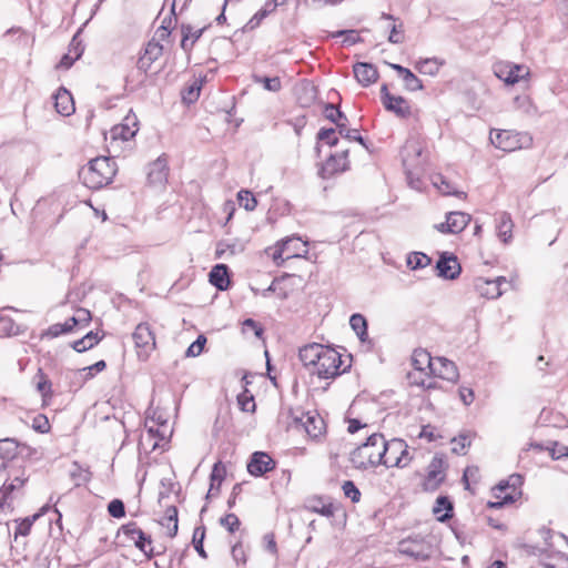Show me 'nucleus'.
Masks as SVG:
<instances>
[{
    "label": "nucleus",
    "instance_id": "c756f323",
    "mask_svg": "<svg viewBox=\"0 0 568 568\" xmlns=\"http://www.w3.org/2000/svg\"><path fill=\"white\" fill-rule=\"evenodd\" d=\"M282 242H288L287 247L285 248V258L305 257L308 253L306 248L307 242H302L297 236H288L282 240Z\"/></svg>",
    "mask_w": 568,
    "mask_h": 568
},
{
    "label": "nucleus",
    "instance_id": "b1692460",
    "mask_svg": "<svg viewBox=\"0 0 568 568\" xmlns=\"http://www.w3.org/2000/svg\"><path fill=\"white\" fill-rule=\"evenodd\" d=\"M168 160L164 155H161L150 164V170L148 172L149 183L154 185L164 184L168 180Z\"/></svg>",
    "mask_w": 568,
    "mask_h": 568
},
{
    "label": "nucleus",
    "instance_id": "412c9836",
    "mask_svg": "<svg viewBox=\"0 0 568 568\" xmlns=\"http://www.w3.org/2000/svg\"><path fill=\"white\" fill-rule=\"evenodd\" d=\"M348 150L332 154L323 165V178L329 179L337 173L345 172L348 169Z\"/></svg>",
    "mask_w": 568,
    "mask_h": 568
},
{
    "label": "nucleus",
    "instance_id": "ea45409f",
    "mask_svg": "<svg viewBox=\"0 0 568 568\" xmlns=\"http://www.w3.org/2000/svg\"><path fill=\"white\" fill-rule=\"evenodd\" d=\"M100 339L101 337L99 336V334L91 331L88 334H85L82 338L74 341L71 346L75 352L82 353L92 348L100 342Z\"/></svg>",
    "mask_w": 568,
    "mask_h": 568
},
{
    "label": "nucleus",
    "instance_id": "774afa93",
    "mask_svg": "<svg viewBox=\"0 0 568 568\" xmlns=\"http://www.w3.org/2000/svg\"><path fill=\"white\" fill-rule=\"evenodd\" d=\"M453 453L463 455L465 454V448L470 445V442L468 440L467 436L460 435L459 437H455L453 439Z\"/></svg>",
    "mask_w": 568,
    "mask_h": 568
},
{
    "label": "nucleus",
    "instance_id": "20e7f679",
    "mask_svg": "<svg viewBox=\"0 0 568 568\" xmlns=\"http://www.w3.org/2000/svg\"><path fill=\"white\" fill-rule=\"evenodd\" d=\"M523 477L519 474H513L506 480H501L495 488V497L499 501H489L487 504L490 508H500L504 505L513 504L516 496L520 494L518 488L523 485Z\"/></svg>",
    "mask_w": 568,
    "mask_h": 568
},
{
    "label": "nucleus",
    "instance_id": "c85d7f7f",
    "mask_svg": "<svg viewBox=\"0 0 568 568\" xmlns=\"http://www.w3.org/2000/svg\"><path fill=\"white\" fill-rule=\"evenodd\" d=\"M206 27H203L201 29H194L190 24H182L181 31H182V40H181V48L185 52H190L193 48L194 43L201 38Z\"/></svg>",
    "mask_w": 568,
    "mask_h": 568
},
{
    "label": "nucleus",
    "instance_id": "9d476101",
    "mask_svg": "<svg viewBox=\"0 0 568 568\" xmlns=\"http://www.w3.org/2000/svg\"><path fill=\"white\" fill-rule=\"evenodd\" d=\"M495 75L503 80L506 84H515L520 80L529 77L530 71L523 64H515L510 62H498L494 65Z\"/></svg>",
    "mask_w": 568,
    "mask_h": 568
},
{
    "label": "nucleus",
    "instance_id": "c9c22d12",
    "mask_svg": "<svg viewBox=\"0 0 568 568\" xmlns=\"http://www.w3.org/2000/svg\"><path fill=\"white\" fill-rule=\"evenodd\" d=\"M433 511L437 519L444 523L453 517V504L447 496H439L436 499Z\"/></svg>",
    "mask_w": 568,
    "mask_h": 568
},
{
    "label": "nucleus",
    "instance_id": "0eeeda50",
    "mask_svg": "<svg viewBox=\"0 0 568 568\" xmlns=\"http://www.w3.org/2000/svg\"><path fill=\"white\" fill-rule=\"evenodd\" d=\"M400 554L409 556L416 560H426L433 554L430 541L420 535H413L403 539L398 544Z\"/></svg>",
    "mask_w": 568,
    "mask_h": 568
},
{
    "label": "nucleus",
    "instance_id": "bf43d9fd",
    "mask_svg": "<svg viewBox=\"0 0 568 568\" xmlns=\"http://www.w3.org/2000/svg\"><path fill=\"white\" fill-rule=\"evenodd\" d=\"M121 530L122 534L125 535L131 540L135 539L136 536L138 538L143 539V531L141 528L138 527L135 523H129L126 525H123Z\"/></svg>",
    "mask_w": 568,
    "mask_h": 568
},
{
    "label": "nucleus",
    "instance_id": "a18cd8bd",
    "mask_svg": "<svg viewBox=\"0 0 568 568\" xmlns=\"http://www.w3.org/2000/svg\"><path fill=\"white\" fill-rule=\"evenodd\" d=\"M404 170L408 185L414 190L420 191L423 187V182L420 180L423 169L404 168Z\"/></svg>",
    "mask_w": 568,
    "mask_h": 568
},
{
    "label": "nucleus",
    "instance_id": "5701e85b",
    "mask_svg": "<svg viewBox=\"0 0 568 568\" xmlns=\"http://www.w3.org/2000/svg\"><path fill=\"white\" fill-rule=\"evenodd\" d=\"M353 72L358 83L363 87H368L378 79V71L372 63L357 62L353 65Z\"/></svg>",
    "mask_w": 568,
    "mask_h": 568
},
{
    "label": "nucleus",
    "instance_id": "8fccbe9b",
    "mask_svg": "<svg viewBox=\"0 0 568 568\" xmlns=\"http://www.w3.org/2000/svg\"><path fill=\"white\" fill-rule=\"evenodd\" d=\"M205 537V527H196L193 532V545L195 550L199 552L200 556L206 557V554L203 548V540Z\"/></svg>",
    "mask_w": 568,
    "mask_h": 568
},
{
    "label": "nucleus",
    "instance_id": "338daca9",
    "mask_svg": "<svg viewBox=\"0 0 568 568\" xmlns=\"http://www.w3.org/2000/svg\"><path fill=\"white\" fill-rule=\"evenodd\" d=\"M132 541H134L135 546L144 552V555L150 556L152 554L153 548L151 547V538L145 532H143V539L135 538Z\"/></svg>",
    "mask_w": 568,
    "mask_h": 568
},
{
    "label": "nucleus",
    "instance_id": "4468645a",
    "mask_svg": "<svg viewBox=\"0 0 568 568\" xmlns=\"http://www.w3.org/2000/svg\"><path fill=\"white\" fill-rule=\"evenodd\" d=\"M471 216L464 212H449L444 223L435 225L436 230L444 234H457L463 232L469 224Z\"/></svg>",
    "mask_w": 568,
    "mask_h": 568
},
{
    "label": "nucleus",
    "instance_id": "1a4fd4ad",
    "mask_svg": "<svg viewBox=\"0 0 568 568\" xmlns=\"http://www.w3.org/2000/svg\"><path fill=\"white\" fill-rule=\"evenodd\" d=\"M288 415L292 418L290 426L303 428L308 436L316 438L322 434L324 422L320 416L310 415L301 409H290Z\"/></svg>",
    "mask_w": 568,
    "mask_h": 568
},
{
    "label": "nucleus",
    "instance_id": "09e8293b",
    "mask_svg": "<svg viewBox=\"0 0 568 568\" xmlns=\"http://www.w3.org/2000/svg\"><path fill=\"white\" fill-rule=\"evenodd\" d=\"M442 63L437 62V59H425L417 63L416 69L424 74L434 75L438 72Z\"/></svg>",
    "mask_w": 568,
    "mask_h": 568
},
{
    "label": "nucleus",
    "instance_id": "a19ab883",
    "mask_svg": "<svg viewBox=\"0 0 568 568\" xmlns=\"http://www.w3.org/2000/svg\"><path fill=\"white\" fill-rule=\"evenodd\" d=\"M287 244L288 242H282L281 240L273 247L266 248V253L271 255L276 266H282L283 263L287 260L285 258V248L287 247Z\"/></svg>",
    "mask_w": 568,
    "mask_h": 568
},
{
    "label": "nucleus",
    "instance_id": "f03ea898",
    "mask_svg": "<svg viewBox=\"0 0 568 568\" xmlns=\"http://www.w3.org/2000/svg\"><path fill=\"white\" fill-rule=\"evenodd\" d=\"M115 173L116 165L111 158L98 156L81 170L80 176L88 187L98 190L111 183Z\"/></svg>",
    "mask_w": 568,
    "mask_h": 568
},
{
    "label": "nucleus",
    "instance_id": "9b49d317",
    "mask_svg": "<svg viewBox=\"0 0 568 568\" xmlns=\"http://www.w3.org/2000/svg\"><path fill=\"white\" fill-rule=\"evenodd\" d=\"M423 152L424 145L420 141L416 139H408L400 151L403 166L424 169L426 159L423 155Z\"/></svg>",
    "mask_w": 568,
    "mask_h": 568
},
{
    "label": "nucleus",
    "instance_id": "a211bd4d",
    "mask_svg": "<svg viewBox=\"0 0 568 568\" xmlns=\"http://www.w3.org/2000/svg\"><path fill=\"white\" fill-rule=\"evenodd\" d=\"M507 280L504 276H499L494 280H488L485 277H477L475 280V288L476 291L484 297L487 298H498L503 294L501 285L507 284Z\"/></svg>",
    "mask_w": 568,
    "mask_h": 568
},
{
    "label": "nucleus",
    "instance_id": "4c0bfd02",
    "mask_svg": "<svg viewBox=\"0 0 568 568\" xmlns=\"http://www.w3.org/2000/svg\"><path fill=\"white\" fill-rule=\"evenodd\" d=\"M178 508L173 505L166 506L160 524L168 528L171 537L175 536L178 532Z\"/></svg>",
    "mask_w": 568,
    "mask_h": 568
},
{
    "label": "nucleus",
    "instance_id": "7c9ffc66",
    "mask_svg": "<svg viewBox=\"0 0 568 568\" xmlns=\"http://www.w3.org/2000/svg\"><path fill=\"white\" fill-rule=\"evenodd\" d=\"M497 235L504 243L510 242L513 237L514 223L510 214L501 212L497 220Z\"/></svg>",
    "mask_w": 568,
    "mask_h": 568
},
{
    "label": "nucleus",
    "instance_id": "2eb2a0df",
    "mask_svg": "<svg viewBox=\"0 0 568 568\" xmlns=\"http://www.w3.org/2000/svg\"><path fill=\"white\" fill-rule=\"evenodd\" d=\"M435 270L438 276L455 280L460 274L462 267L456 255L444 252L436 262Z\"/></svg>",
    "mask_w": 568,
    "mask_h": 568
},
{
    "label": "nucleus",
    "instance_id": "4d7b16f0",
    "mask_svg": "<svg viewBox=\"0 0 568 568\" xmlns=\"http://www.w3.org/2000/svg\"><path fill=\"white\" fill-rule=\"evenodd\" d=\"M109 514L114 518H122L125 515V507L122 500L113 499L108 505Z\"/></svg>",
    "mask_w": 568,
    "mask_h": 568
},
{
    "label": "nucleus",
    "instance_id": "393cba45",
    "mask_svg": "<svg viewBox=\"0 0 568 568\" xmlns=\"http://www.w3.org/2000/svg\"><path fill=\"white\" fill-rule=\"evenodd\" d=\"M133 339L136 347L153 349L155 347V336L148 323H140L133 333Z\"/></svg>",
    "mask_w": 568,
    "mask_h": 568
},
{
    "label": "nucleus",
    "instance_id": "680f3d73",
    "mask_svg": "<svg viewBox=\"0 0 568 568\" xmlns=\"http://www.w3.org/2000/svg\"><path fill=\"white\" fill-rule=\"evenodd\" d=\"M342 36H345L344 43H346L348 45L355 44L361 40L357 31H355V30H339L332 34V37H334V38L342 37Z\"/></svg>",
    "mask_w": 568,
    "mask_h": 568
},
{
    "label": "nucleus",
    "instance_id": "6e6d98bb",
    "mask_svg": "<svg viewBox=\"0 0 568 568\" xmlns=\"http://www.w3.org/2000/svg\"><path fill=\"white\" fill-rule=\"evenodd\" d=\"M403 81L405 83V88L409 91L423 89L422 81L410 70L403 77Z\"/></svg>",
    "mask_w": 568,
    "mask_h": 568
},
{
    "label": "nucleus",
    "instance_id": "f257e3e1",
    "mask_svg": "<svg viewBox=\"0 0 568 568\" xmlns=\"http://www.w3.org/2000/svg\"><path fill=\"white\" fill-rule=\"evenodd\" d=\"M382 434L369 435L364 443L354 448L349 454V462L354 468L365 470L369 467L382 465Z\"/></svg>",
    "mask_w": 568,
    "mask_h": 568
},
{
    "label": "nucleus",
    "instance_id": "79ce46f5",
    "mask_svg": "<svg viewBox=\"0 0 568 568\" xmlns=\"http://www.w3.org/2000/svg\"><path fill=\"white\" fill-rule=\"evenodd\" d=\"M407 266L412 270L424 268L432 263V258L422 252H413L407 256Z\"/></svg>",
    "mask_w": 568,
    "mask_h": 568
},
{
    "label": "nucleus",
    "instance_id": "dca6fc26",
    "mask_svg": "<svg viewBox=\"0 0 568 568\" xmlns=\"http://www.w3.org/2000/svg\"><path fill=\"white\" fill-rule=\"evenodd\" d=\"M138 131H139V120L134 113H129L123 119L122 123L114 125L110 130V135H111V139H113V140L120 139L122 141H129L135 136Z\"/></svg>",
    "mask_w": 568,
    "mask_h": 568
},
{
    "label": "nucleus",
    "instance_id": "f8f14e48",
    "mask_svg": "<svg viewBox=\"0 0 568 568\" xmlns=\"http://www.w3.org/2000/svg\"><path fill=\"white\" fill-rule=\"evenodd\" d=\"M523 138L520 133H516L508 130H498V131H491L490 132V141L491 143L506 152H511L517 149L523 148Z\"/></svg>",
    "mask_w": 568,
    "mask_h": 568
},
{
    "label": "nucleus",
    "instance_id": "4be33fe9",
    "mask_svg": "<svg viewBox=\"0 0 568 568\" xmlns=\"http://www.w3.org/2000/svg\"><path fill=\"white\" fill-rule=\"evenodd\" d=\"M430 374L452 383H456L459 377L456 364L445 357L435 358Z\"/></svg>",
    "mask_w": 568,
    "mask_h": 568
},
{
    "label": "nucleus",
    "instance_id": "7ed1b4c3",
    "mask_svg": "<svg viewBox=\"0 0 568 568\" xmlns=\"http://www.w3.org/2000/svg\"><path fill=\"white\" fill-rule=\"evenodd\" d=\"M382 453H383L382 465H385L386 467L404 468L412 460V457L409 456V453H408V446L405 443V440L399 439V438H394V439L387 442L383 434H382Z\"/></svg>",
    "mask_w": 568,
    "mask_h": 568
},
{
    "label": "nucleus",
    "instance_id": "2f4dec72",
    "mask_svg": "<svg viewBox=\"0 0 568 568\" xmlns=\"http://www.w3.org/2000/svg\"><path fill=\"white\" fill-rule=\"evenodd\" d=\"M19 444L13 438H3L0 439V463H6V468H8V463L12 462L17 458Z\"/></svg>",
    "mask_w": 568,
    "mask_h": 568
},
{
    "label": "nucleus",
    "instance_id": "6e6552de",
    "mask_svg": "<svg viewBox=\"0 0 568 568\" xmlns=\"http://www.w3.org/2000/svg\"><path fill=\"white\" fill-rule=\"evenodd\" d=\"M448 465L443 454H435L429 465L427 466V474L422 484L425 491H435L444 483L446 478V470Z\"/></svg>",
    "mask_w": 568,
    "mask_h": 568
},
{
    "label": "nucleus",
    "instance_id": "f3484780",
    "mask_svg": "<svg viewBox=\"0 0 568 568\" xmlns=\"http://www.w3.org/2000/svg\"><path fill=\"white\" fill-rule=\"evenodd\" d=\"M27 479L24 468L10 469L8 479L0 488V506L6 504L14 490L22 488Z\"/></svg>",
    "mask_w": 568,
    "mask_h": 568
},
{
    "label": "nucleus",
    "instance_id": "6ab92c4d",
    "mask_svg": "<svg viewBox=\"0 0 568 568\" xmlns=\"http://www.w3.org/2000/svg\"><path fill=\"white\" fill-rule=\"evenodd\" d=\"M163 54V45L155 41V38L150 40L145 45L143 53L139 57L136 61V68L146 73L153 62H155Z\"/></svg>",
    "mask_w": 568,
    "mask_h": 568
},
{
    "label": "nucleus",
    "instance_id": "423d86ee",
    "mask_svg": "<svg viewBox=\"0 0 568 568\" xmlns=\"http://www.w3.org/2000/svg\"><path fill=\"white\" fill-rule=\"evenodd\" d=\"M323 113L327 120L336 124L338 133L343 138L349 141H356L367 149V145L365 144L363 136L358 133V130L347 128V116L335 104L326 103Z\"/></svg>",
    "mask_w": 568,
    "mask_h": 568
},
{
    "label": "nucleus",
    "instance_id": "bb28decb",
    "mask_svg": "<svg viewBox=\"0 0 568 568\" xmlns=\"http://www.w3.org/2000/svg\"><path fill=\"white\" fill-rule=\"evenodd\" d=\"M53 98L54 106L59 114L68 116L74 112L73 98L67 89L60 88Z\"/></svg>",
    "mask_w": 568,
    "mask_h": 568
},
{
    "label": "nucleus",
    "instance_id": "69168bd1",
    "mask_svg": "<svg viewBox=\"0 0 568 568\" xmlns=\"http://www.w3.org/2000/svg\"><path fill=\"white\" fill-rule=\"evenodd\" d=\"M106 367V364L103 359L98 361L91 366L84 367L81 369V372L85 373L84 379L88 381L94 376L95 373L104 371Z\"/></svg>",
    "mask_w": 568,
    "mask_h": 568
},
{
    "label": "nucleus",
    "instance_id": "603ef678",
    "mask_svg": "<svg viewBox=\"0 0 568 568\" xmlns=\"http://www.w3.org/2000/svg\"><path fill=\"white\" fill-rule=\"evenodd\" d=\"M344 495L349 498L353 503H357L361 499V491L352 480H345L342 485Z\"/></svg>",
    "mask_w": 568,
    "mask_h": 568
},
{
    "label": "nucleus",
    "instance_id": "cd10ccee",
    "mask_svg": "<svg viewBox=\"0 0 568 568\" xmlns=\"http://www.w3.org/2000/svg\"><path fill=\"white\" fill-rule=\"evenodd\" d=\"M209 281L219 291H226L230 286L229 267L225 264H216L209 273Z\"/></svg>",
    "mask_w": 568,
    "mask_h": 568
},
{
    "label": "nucleus",
    "instance_id": "3c124183",
    "mask_svg": "<svg viewBox=\"0 0 568 568\" xmlns=\"http://www.w3.org/2000/svg\"><path fill=\"white\" fill-rule=\"evenodd\" d=\"M206 343V337L204 335H199L197 338L187 347L185 352L186 357H195L199 356L204 348Z\"/></svg>",
    "mask_w": 568,
    "mask_h": 568
},
{
    "label": "nucleus",
    "instance_id": "39448f33",
    "mask_svg": "<svg viewBox=\"0 0 568 568\" xmlns=\"http://www.w3.org/2000/svg\"><path fill=\"white\" fill-rule=\"evenodd\" d=\"M342 364L343 362L341 354L334 348L325 347L321 355V359L317 362L313 373L316 374L320 378H334L346 371V368L341 369Z\"/></svg>",
    "mask_w": 568,
    "mask_h": 568
},
{
    "label": "nucleus",
    "instance_id": "f704fd0d",
    "mask_svg": "<svg viewBox=\"0 0 568 568\" xmlns=\"http://www.w3.org/2000/svg\"><path fill=\"white\" fill-rule=\"evenodd\" d=\"M77 37H73L72 39V42L70 44V48H69V52L63 54L59 64L57 65L58 68H62V69H69L72 67V64L82 55L83 53V48H81V43L80 42H77Z\"/></svg>",
    "mask_w": 568,
    "mask_h": 568
},
{
    "label": "nucleus",
    "instance_id": "864d4df0",
    "mask_svg": "<svg viewBox=\"0 0 568 568\" xmlns=\"http://www.w3.org/2000/svg\"><path fill=\"white\" fill-rule=\"evenodd\" d=\"M237 403L243 412L253 413L255 410V403L252 395L247 390L237 396Z\"/></svg>",
    "mask_w": 568,
    "mask_h": 568
},
{
    "label": "nucleus",
    "instance_id": "a878e982",
    "mask_svg": "<svg viewBox=\"0 0 568 568\" xmlns=\"http://www.w3.org/2000/svg\"><path fill=\"white\" fill-rule=\"evenodd\" d=\"M326 346L317 343L308 344L300 348L298 357L304 366L315 368L321 355Z\"/></svg>",
    "mask_w": 568,
    "mask_h": 568
},
{
    "label": "nucleus",
    "instance_id": "473e14b6",
    "mask_svg": "<svg viewBox=\"0 0 568 568\" xmlns=\"http://www.w3.org/2000/svg\"><path fill=\"white\" fill-rule=\"evenodd\" d=\"M435 358L430 356V354L426 349H415L412 356V365L415 371L420 373L428 369L432 371L434 366Z\"/></svg>",
    "mask_w": 568,
    "mask_h": 568
},
{
    "label": "nucleus",
    "instance_id": "c03bdc74",
    "mask_svg": "<svg viewBox=\"0 0 568 568\" xmlns=\"http://www.w3.org/2000/svg\"><path fill=\"white\" fill-rule=\"evenodd\" d=\"M39 516L40 514H36L31 517H26L20 521L17 520L14 537L17 538L18 536H28L33 523L39 518Z\"/></svg>",
    "mask_w": 568,
    "mask_h": 568
},
{
    "label": "nucleus",
    "instance_id": "052dcab7",
    "mask_svg": "<svg viewBox=\"0 0 568 568\" xmlns=\"http://www.w3.org/2000/svg\"><path fill=\"white\" fill-rule=\"evenodd\" d=\"M32 428L36 432L45 434L50 430V423L44 415L39 414L32 420Z\"/></svg>",
    "mask_w": 568,
    "mask_h": 568
},
{
    "label": "nucleus",
    "instance_id": "ddd939ff",
    "mask_svg": "<svg viewBox=\"0 0 568 568\" xmlns=\"http://www.w3.org/2000/svg\"><path fill=\"white\" fill-rule=\"evenodd\" d=\"M381 99L385 109L397 116L407 118L410 115V106L406 99L400 95L390 94L387 84H383L381 88Z\"/></svg>",
    "mask_w": 568,
    "mask_h": 568
},
{
    "label": "nucleus",
    "instance_id": "13d9d810",
    "mask_svg": "<svg viewBox=\"0 0 568 568\" xmlns=\"http://www.w3.org/2000/svg\"><path fill=\"white\" fill-rule=\"evenodd\" d=\"M222 526H224L230 532H234L240 527V519L235 514H227L220 519Z\"/></svg>",
    "mask_w": 568,
    "mask_h": 568
},
{
    "label": "nucleus",
    "instance_id": "de8ad7c7",
    "mask_svg": "<svg viewBox=\"0 0 568 568\" xmlns=\"http://www.w3.org/2000/svg\"><path fill=\"white\" fill-rule=\"evenodd\" d=\"M253 79L255 83H262L264 89L271 92H278L282 88L281 80L278 77L268 78L254 75Z\"/></svg>",
    "mask_w": 568,
    "mask_h": 568
},
{
    "label": "nucleus",
    "instance_id": "5fc2aeb1",
    "mask_svg": "<svg viewBox=\"0 0 568 568\" xmlns=\"http://www.w3.org/2000/svg\"><path fill=\"white\" fill-rule=\"evenodd\" d=\"M317 140L326 142L329 146H335L338 143V138L335 135V129H321L317 133Z\"/></svg>",
    "mask_w": 568,
    "mask_h": 568
},
{
    "label": "nucleus",
    "instance_id": "58836bf2",
    "mask_svg": "<svg viewBox=\"0 0 568 568\" xmlns=\"http://www.w3.org/2000/svg\"><path fill=\"white\" fill-rule=\"evenodd\" d=\"M349 325L352 329L355 332L361 342H365L368 338L367 333V321L366 318L359 314L355 313L349 318Z\"/></svg>",
    "mask_w": 568,
    "mask_h": 568
},
{
    "label": "nucleus",
    "instance_id": "49530a36",
    "mask_svg": "<svg viewBox=\"0 0 568 568\" xmlns=\"http://www.w3.org/2000/svg\"><path fill=\"white\" fill-rule=\"evenodd\" d=\"M237 201L240 206L244 207L246 211H253L257 205L255 196L247 190H241L237 193Z\"/></svg>",
    "mask_w": 568,
    "mask_h": 568
},
{
    "label": "nucleus",
    "instance_id": "e2e57ef3",
    "mask_svg": "<svg viewBox=\"0 0 568 568\" xmlns=\"http://www.w3.org/2000/svg\"><path fill=\"white\" fill-rule=\"evenodd\" d=\"M266 18L265 11L258 10L248 21L247 23L242 28L243 32H250L254 29H256L261 22Z\"/></svg>",
    "mask_w": 568,
    "mask_h": 568
},
{
    "label": "nucleus",
    "instance_id": "37998d69",
    "mask_svg": "<svg viewBox=\"0 0 568 568\" xmlns=\"http://www.w3.org/2000/svg\"><path fill=\"white\" fill-rule=\"evenodd\" d=\"M36 378H38L37 389H38V392L41 393L43 399H45L47 397H51L52 396V390H51L52 384L41 368L38 369Z\"/></svg>",
    "mask_w": 568,
    "mask_h": 568
},
{
    "label": "nucleus",
    "instance_id": "e433bc0d",
    "mask_svg": "<svg viewBox=\"0 0 568 568\" xmlns=\"http://www.w3.org/2000/svg\"><path fill=\"white\" fill-rule=\"evenodd\" d=\"M224 476H225L224 466H222L221 462L215 463L213 466L211 476H210L211 485H210V489L206 494V499L219 494L220 486L224 479Z\"/></svg>",
    "mask_w": 568,
    "mask_h": 568
},
{
    "label": "nucleus",
    "instance_id": "72a5a7b5",
    "mask_svg": "<svg viewBox=\"0 0 568 568\" xmlns=\"http://www.w3.org/2000/svg\"><path fill=\"white\" fill-rule=\"evenodd\" d=\"M381 19L392 22L387 27L389 29L388 41L394 44L403 43L405 39L403 22L396 23V18L388 13H382Z\"/></svg>",
    "mask_w": 568,
    "mask_h": 568
},
{
    "label": "nucleus",
    "instance_id": "0e129e2a",
    "mask_svg": "<svg viewBox=\"0 0 568 568\" xmlns=\"http://www.w3.org/2000/svg\"><path fill=\"white\" fill-rule=\"evenodd\" d=\"M64 334H69L68 327L64 326V323H55L49 326V328L44 332L43 336L55 338Z\"/></svg>",
    "mask_w": 568,
    "mask_h": 568
},
{
    "label": "nucleus",
    "instance_id": "aec40b11",
    "mask_svg": "<svg viewBox=\"0 0 568 568\" xmlns=\"http://www.w3.org/2000/svg\"><path fill=\"white\" fill-rule=\"evenodd\" d=\"M275 468V462L264 452H255L252 454L247 463V471L255 476H263Z\"/></svg>",
    "mask_w": 568,
    "mask_h": 568
}]
</instances>
